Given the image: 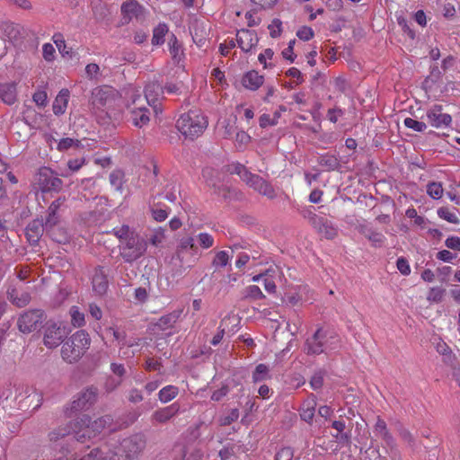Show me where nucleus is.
Returning <instances> with one entry per match:
<instances>
[{"instance_id":"62","label":"nucleus","mask_w":460,"mask_h":460,"mask_svg":"<svg viewBox=\"0 0 460 460\" xmlns=\"http://www.w3.org/2000/svg\"><path fill=\"white\" fill-rule=\"evenodd\" d=\"M55 48L50 43H45L42 46V55L46 61H52L55 58Z\"/></svg>"},{"instance_id":"61","label":"nucleus","mask_w":460,"mask_h":460,"mask_svg":"<svg viewBox=\"0 0 460 460\" xmlns=\"http://www.w3.org/2000/svg\"><path fill=\"white\" fill-rule=\"evenodd\" d=\"M396 266L398 270L404 276H408L411 273V267L409 265L408 261L403 258L400 257L397 259Z\"/></svg>"},{"instance_id":"17","label":"nucleus","mask_w":460,"mask_h":460,"mask_svg":"<svg viewBox=\"0 0 460 460\" xmlns=\"http://www.w3.org/2000/svg\"><path fill=\"white\" fill-rule=\"evenodd\" d=\"M429 124L436 128H447L452 122V117L444 112L442 105L436 104L430 107L426 113Z\"/></svg>"},{"instance_id":"47","label":"nucleus","mask_w":460,"mask_h":460,"mask_svg":"<svg viewBox=\"0 0 460 460\" xmlns=\"http://www.w3.org/2000/svg\"><path fill=\"white\" fill-rule=\"evenodd\" d=\"M41 226H37L35 223L30 225L26 229L27 239L31 243L38 242L40 234H41Z\"/></svg>"},{"instance_id":"55","label":"nucleus","mask_w":460,"mask_h":460,"mask_svg":"<svg viewBox=\"0 0 460 460\" xmlns=\"http://www.w3.org/2000/svg\"><path fill=\"white\" fill-rule=\"evenodd\" d=\"M323 376L324 373L323 371H318L314 374L310 380V385L314 390H318L323 386Z\"/></svg>"},{"instance_id":"2","label":"nucleus","mask_w":460,"mask_h":460,"mask_svg":"<svg viewBox=\"0 0 460 460\" xmlns=\"http://www.w3.org/2000/svg\"><path fill=\"white\" fill-rule=\"evenodd\" d=\"M90 344L89 334L84 330L77 331L63 343L61 357L69 364L75 363L84 355Z\"/></svg>"},{"instance_id":"51","label":"nucleus","mask_w":460,"mask_h":460,"mask_svg":"<svg viewBox=\"0 0 460 460\" xmlns=\"http://www.w3.org/2000/svg\"><path fill=\"white\" fill-rule=\"evenodd\" d=\"M445 295V289L439 287L431 288L427 296L429 302L439 303L442 301Z\"/></svg>"},{"instance_id":"27","label":"nucleus","mask_w":460,"mask_h":460,"mask_svg":"<svg viewBox=\"0 0 460 460\" xmlns=\"http://www.w3.org/2000/svg\"><path fill=\"white\" fill-rule=\"evenodd\" d=\"M315 407L316 399L314 395H311L304 401L299 410L301 419L305 422L311 423L314 417Z\"/></svg>"},{"instance_id":"58","label":"nucleus","mask_w":460,"mask_h":460,"mask_svg":"<svg viewBox=\"0 0 460 460\" xmlns=\"http://www.w3.org/2000/svg\"><path fill=\"white\" fill-rule=\"evenodd\" d=\"M273 55H274V52L272 49H266L263 52H261L259 55L258 60L260 61L261 64L263 65L264 68H268V67L271 66V64L270 63L268 64L267 61L271 60L273 58Z\"/></svg>"},{"instance_id":"20","label":"nucleus","mask_w":460,"mask_h":460,"mask_svg":"<svg viewBox=\"0 0 460 460\" xmlns=\"http://www.w3.org/2000/svg\"><path fill=\"white\" fill-rule=\"evenodd\" d=\"M236 41L243 51L248 52L257 45L258 37L254 31L243 29L238 31Z\"/></svg>"},{"instance_id":"44","label":"nucleus","mask_w":460,"mask_h":460,"mask_svg":"<svg viewBox=\"0 0 460 460\" xmlns=\"http://www.w3.org/2000/svg\"><path fill=\"white\" fill-rule=\"evenodd\" d=\"M164 239H165L164 229H163L162 227H158V228H155L152 232L148 240L152 245L157 247L163 243Z\"/></svg>"},{"instance_id":"30","label":"nucleus","mask_w":460,"mask_h":460,"mask_svg":"<svg viewBox=\"0 0 460 460\" xmlns=\"http://www.w3.org/2000/svg\"><path fill=\"white\" fill-rule=\"evenodd\" d=\"M69 99V91L67 89H62L53 102V112L56 115L63 114L67 107Z\"/></svg>"},{"instance_id":"43","label":"nucleus","mask_w":460,"mask_h":460,"mask_svg":"<svg viewBox=\"0 0 460 460\" xmlns=\"http://www.w3.org/2000/svg\"><path fill=\"white\" fill-rule=\"evenodd\" d=\"M235 321H236V319L234 317H233V318H225V319L222 320V322L220 323V326L218 328L217 333L211 340V344L213 346H217V345H218L221 342V341H222V339L224 337L225 332H226V326L227 323L228 322H230V323L231 322H235Z\"/></svg>"},{"instance_id":"26","label":"nucleus","mask_w":460,"mask_h":460,"mask_svg":"<svg viewBox=\"0 0 460 460\" xmlns=\"http://www.w3.org/2000/svg\"><path fill=\"white\" fill-rule=\"evenodd\" d=\"M0 100L7 105L13 104L17 100L16 84H0Z\"/></svg>"},{"instance_id":"18","label":"nucleus","mask_w":460,"mask_h":460,"mask_svg":"<svg viewBox=\"0 0 460 460\" xmlns=\"http://www.w3.org/2000/svg\"><path fill=\"white\" fill-rule=\"evenodd\" d=\"M326 333L322 329H318L311 338L306 340L305 349L307 354L318 355L326 350Z\"/></svg>"},{"instance_id":"22","label":"nucleus","mask_w":460,"mask_h":460,"mask_svg":"<svg viewBox=\"0 0 460 460\" xmlns=\"http://www.w3.org/2000/svg\"><path fill=\"white\" fill-rule=\"evenodd\" d=\"M93 289L99 295L102 296L108 289V279L102 267L94 270L92 279Z\"/></svg>"},{"instance_id":"13","label":"nucleus","mask_w":460,"mask_h":460,"mask_svg":"<svg viewBox=\"0 0 460 460\" xmlns=\"http://www.w3.org/2000/svg\"><path fill=\"white\" fill-rule=\"evenodd\" d=\"M66 327L61 322L49 320L44 326L43 344L48 349L58 348L66 337Z\"/></svg>"},{"instance_id":"63","label":"nucleus","mask_w":460,"mask_h":460,"mask_svg":"<svg viewBox=\"0 0 460 460\" xmlns=\"http://www.w3.org/2000/svg\"><path fill=\"white\" fill-rule=\"evenodd\" d=\"M33 102L40 106L44 107L47 104V93L45 91H37L32 96Z\"/></svg>"},{"instance_id":"28","label":"nucleus","mask_w":460,"mask_h":460,"mask_svg":"<svg viewBox=\"0 0 460 460\" xmlns=\"http://www.w3.org/2000/svg\"><path fill=\"white\" fill-rule=\"evenodd\" d=\"M181 313V310H175L172 313L161 316L155 323L156 327L161 331H168L173 328Z\"/></svg>"},{"instance_id":"56","label":"nucleus","mask_w":460,"mask_h":460,"mask_svg":"<svg viewBox=\"0 0 460 460\" xmlns=\"http://www.w3.org/2000/svg\"><path fill=\"white\" fill-rule=\"evenodd\" d=\"M79 145V141L78 140H75V139H73V138H70V137H66V138H62L58 144V149L59 151H66L73 146H78Z\"/></svg>"},{"instance_id":"42","label":"nucleus","mask_w":460,"mask_h":460,"mask_svg":"<svg viewBox=\"0 0 460 460\" xmlns=\"http://www.w3.org/2000/svg\"><path fill=\"white\" fill-rule=\"evenodd\" d=\"M107 331L112 334L114 340L118 342V345L120 349L123 346H132V344H129L127 341L125 331L115 327H110Z\"/></svg>"},{"instance_id":"14","label":"nucleus","mask_w":460,"mask_h":460,"mask_svg":"<svg viewBox=\"0 0 460 460\" xmlns=\"http://www.w3.org/2000/svg\"><path fill=\"white\" fill-rule=\"evenodd\" d=\"M34 183L42 192L58 191L62 187V181L48 167H42L38 171Z\"/></svg>"},{"instance_id":"8","label":"nucleus","mask_w":460,"mask_h":460,"mask_svg":"<svg viewBox=\"0 0 460 460\" xmlns=\"http://www.w3.org/2000/svg\"><path fill=\"white\" fill-rule=\"evenodd\" d=\"M231 172L239 175L242 181L260 194L269 199L275 198L276 193L273 187L260 175L249 172L244 165L241 164H234Z\"/></svg>"},{"instance_id":"6","label":"nucleus","mask_w":460,"mask_h":460,"mask_svg":"<svg viewBox=\"0 0 460 460\" xmlns=\"http://www.w3.org/2000/svg\"><path fill=\"white\" fill-rule=\"evenodd\" d=\"M231 172L239 175L242 181L260 194L269 199L275 198L276 193L273 187L260 175L249 172L244 165L241 164H234Z\"/></svg>"},{"instance_id":"9","label":"nucleus","mask_w":460,"mask_h":460,"mask_svg":"<svg viewBox=\"0 0 460 460\" xmlns=\"http://www.w3.org/2000/svg\"><path fill=\"white\" fill-rule=\"evenodd\" d=\"M231 172L239 175L242 181L260 194L269 199L275 198L276 193L273 187L260 175L249 172L244 165L241 164H234Z\"/></svg>"},{"instance_id":"19","label":"nucleus","mask_w":460,"mask_h":460,"mask_svg":"<svg viewBox=\"0 0 460 460\" xmlns=\"http://www.w3.org/2000/svg\"><path fill=\"white\" fill-rule=\"evenodd\" d=\"M121 14L126 22L144 16L146 9L136 0H127L120 7Z\"/></svg>"},{"instance_id":"7","label":"nucleus","mask_w":460,"mask_h":460,"mask_svg":"<svg viewBox=\"0 0 460 460\" xmlns=\"http://www.w3.org/2000/svg\"><path fill=\"white\" fill-rule=\"evenodd\" d=\"M231 172L239 175L242 181L260 194L269 199L275 198L276 193L273 187L260 175L249 172L244 165L241 164H234Z\"/></svg>"},{"instance_id":"37","label":"nucleus","mask_w":460,"mask_h":460,"mask_svg":"<svg viewBox=\"0 0 460 460\" xmlns=\"http://www.w3.org/2000/svg\"><path fill=\"white\" fill-rule=\"evenodd\" d=\"M319 164L327 171H334L339 167V161L336 156L332 155H323L318 158Z\"/></svg>"},{"instance_id":"15","label":"nucleus","mask_w":460,"mask_h":460,"mask_svg":"<svg viewBox=\"0 0 460 460\" xmlns=\"http://www.w3.org/2000/svg\"><path fill=\"white\" fill-rule=\"evenodd\" d=\"M98 390L96 387H87L80 392L71 403L73 411L88 410L97 399Z\"/></svg>"},{"instance_id":"29","label":"nucleus","mask_w":460,"mask_h":460,"mask_svg":"<svg viewBox=\"0 0 460 460\" xmlns=\"http://www.w3.org/2000/svg\"><path fill=\"white\" fill-rule=\"evenodd\" d=\"M63 202H64V199H58L54 200L49 207L48 216H47V218L45 221L46 228H51L54 226H56L57 223L58 222L59 217L58 215V210L60 208V206L63 204Z\"/></svg>"},{"instance_id":"25","label":"nucleus","mask_w":460,"mask_h":460,"mask_svg":"<svg viewBox=\"0 0 460 460\" xmlns=\"http://www.w3.org/2000/svg\"><path fill=\"white\" fill-rule=\"evenodd\" d=\"M263 83L264 77L254 70L245 73L242 78L243 86L251 91H256Z\"/></svg>"},{"instance_id":"53","label":"nucleus","mask_w":460,"mask_h":460,"mask_svg":"<svg viewBox=\"0 0 460 460\" xmlns=\"http://www.w3.org/2000/svg\"><path fill=\"white\" fill-rule=\"evenodd\" d=\"M85 75L89 80L97 81L101 76L99 66L95 63L88 64L85 66Z\"/></svg>"},{"instance_id":"49","label":"nucleus","mask_w":460,"mask_h":460,"mask_svg":"<svg viewBox=\"0 0 460 460\" xmlns=\"http://www.w3.org/2000/svg\"><path fill=\"white\" fill-rule=\"evenodd\" d=\"M403 124L406 128H411L416 132H423L427 128L426 123L418 121L411 118H406L403 121Z\"/></svg>"},{"instance_id":"54","label":"nucleus","mask_w":460,"mask_h":460,"mask_svg":"<svg viewBox=\"0 0 460 460\" xmlns=\"http://www.w3.org/2000/svg\"><path fill=\"white\" fill-rule=\"evenodd\" d=\"M151 214L153 218L157 222H163L164 221L169 215V212L167 209L159 208V207H153L151 208Z\"/></svg>"},{"instance_id":"38","label":"nucleus","mask_w":460,"mask_h":460,"mask_svg":"<svg viewBox=\"0 0 460 460\" xmlns=\"http://www.w3.org/2000/svg\"><path fill=\"white\" fill-rule=\"evenodd\" d=\"M230 255L226 251H219L216 252L212 261V266L215 270L226 267L230 261Z\"/></svg>"},{"instance_id":"21","label":"nucleus","mask_w":460,"mask_h":460,"mask_svg":"<svg viewBox=\"0 0 460 460\" xmlns=\"http://www.w3.org/2000/svg\"><path fill=\"white\" fill-rule=\"evenodd\" d=\"M164 94L163 86L157 82H152L146 84L145 88V103L155 108L156 102Z\"/></svg>"},{"instance_id":"12","label":"nucleus","mask_w":460,"mask_h":460,"mask_svg":"<svg viewBox=\"0 0 460 460\" xmlns=\"http://www.w3.org/2000/svg\"><path fill=\"white\" fill-rule=\"evenodd\" d=\"M46 319V314L41 309H29L23 311L17 318V328L24 334L36 331Z\"/></svg>"},{"instance_id":"41","label":"nucleus","mask_w":460,"mask_h":460,"mask_svg":"<svg viewBox=\"0 0 460 460\" xmlns=\"http://www.w3.org/2000/svg\"><path fill=\"white\" fill-rule=\"evenodd\" d=\"M427 193L430 198L438 199L442 198L444 193L443 186L440 182L432 181L427 185Z\"/></svg>"},{"instance_id":"35","label":"nucleus","mask_w":460,"mask_h":460,"mask_svg":"<svg viewBox=\"0 0 460 460\" xmlns=\"http://www.w3.org/2000/svg\"><path fill=\"white\" fill-rule=\"evenodd\" d=\"M178 393V387L174 385H166L159 391L158 398L163 403H166L174 399Z\"/></svg>"},{"instance_id":"1","label":"nucleus","mask_w":460,"mask_h":460,"mask_svg":"<svg viewBox=\"0 0 460 460\" xmlns=\"http://www.w3.org/2000/svg\"><path fill=\"white\" fill-rule=\"evenodd\" d=\"M112 418L111 415H105L94 420H92L88 415H83L75 421H70L53 429L49 437L51 441H57L73 434L77 441L84 442L97 437L104 429L110 428Z\"/></svg>"},{"instance_id":"60","label":"nucleus","mask_w":460,"mask_h":460,"mask_svg":"<svg viewBox=\"0 0 460 460\" xmlns=\"http://www.w3.org/2000/svg\"><path fill=\"white\" fill-rule=\"evenodd\" d=\"M194 239L192 237H183L179 242L177 252L180 253L181 251L187 249H194Z\"/></svg>"},{"instance_id":"11","label":"nucleus","mask_w":460,"mask_h":460,"mask_svg":"<svg viewBox=\"0 0 460 460\" xmlns=\"http://www.w3.org/2000/svg\"><path fill=\"white\" fill-rule=\"evenodd\" d=\"M119 247V254L123 260L131 263L144 255L147 243L139 234H137L130 236L126 241H121Z\"/></svg>"},{"instance_id":"52","label":"nucleus","mask_w":460,"mask_h":460,"mask_svg":"<svg viewBox=\"0 0 460 460\" xmlns=\"http://www.w3.org/2000/svg\"><path fill=\"white\" fill-rule=\"evenodd\" d=\"M438 215L440 218L449 223L457 224L459 222L456 215L450 211L447 208H439L438 209Z\"/></svg>"},{"instance_id":"34","label":"nucleus","mask_w":460,"mask_h":460,"mask_svg":"<svg viewBox=\"0 0 460 460\" xmlns=\"http://www.w3.org/2000/svg\"><path fill=\"white\" fill-rule=\"evenodd\" d=\"M374 432L376 433V436L385 440V442L388 445H390L393 442V438L387 429L386 423L379 417L377 418L376 422L375 424Z\"/></svg>"},{"instance_id":"64","label":"nucleus","mask_w":460,"mask_h":460,"mask_svg":"<svg viewBox=\"0 0 460 460\" xmlns=\"http://www.w3.org/2000/svg\"><path fill=\"white\" fill-rule=\"evenodd\" d=\"M445 245L448 249L456 250L460 252V237L458 236H449L445 241Z\"/></svg>"},{"instance_id":"4","label":"nucleus","mask_w":460,"mask_h":460,"mask_svg":"<svg viewBox=\"0 0 460 460\" xmlns=\"http://www.w3.org/2000/svg\"><path fill=\"white\" fill-rule=\"evenodd\" d=\"M120 100L114 89L108 86L95 88L92 93V105L96 111H104L109 118L117 119L119 112L115 110Z\"/></svg>"},{"instance_id":"57","label":"nucleus","mask_w":460,"mask_h":460,"mask_svg":"<svg viewBox=\"0 0 460 460\" xmlns=\"http://www.w3.org/2000/svg\"><path fill=\"white\" fill-rule=\"evenodd\" d=\"M238 418L239 411L237 409H232L227 415L221 418L220 424L223 426L230 425L234 421L237 420Z\"/></svg>"},{"instance_id":"48","label":"nucleus","mask_w":460,"mask_h":460,"mask_svg":"<svg viewBox=\"0 0 460 460\" xmlns=\"http://www.w3.org/2000/svg\"><path fill=\"white\" fill-rule=\"evenodd\" d=\"M70 314L71 323L75 327H80L84 324V314L76 306L71 307Z\"/></svg>"},{"instance_id":"5","label":"nucleus","mask_w":460,"mask_h":460,"mask_svg":"<svg viewBox=\"0 0 460 460\" xmlns=\"http://www.w3.org/2000/svg\"><path fill=\"white\" fill-rule=\"evenodd\" d=\"M108 447L114 454L115 460H136L146 447V438L143 434L137 433L132 435L121 441L116 451Z\"/></svg>"},{"instance_id":"40","label":"nucleus","mask_w":460,"mask_h":460,"mask_svg":"<svg viewBox=\"0 0 460 460\" xmlns=\"http://www.w3.org/2000/svg\"><path fill=\"white\" fill-rule=\"evenodd\" d=\"M110 183L111 185L118 191L122 190L123 186V180H124V173L119 171L116 170L110 173L109 176Z\"/></svg>"},{"instance_id":"16","label":"nucleus","mask_w":460,"mask_h":460,"mask_svg":"<svg viewBox=\"0 0 460 460\" xmlns=\"http://www.w3.org/2000/svg\"><path fill=\"white\" fill-rule=\"evenodd\" d=\"M312 226L325 238L333 239L338 234V228L332 224V221L318 217L312 211H308L306 216Z\"/></svg>"},{"instance_id":"50","label":"nucleus","mask_w":460,"mask_h":460,"mask_svg":"<svg viewBox=\"0 0 460 460\" xmlns=\"http://www.w3.org/2000/svg\"><path fill=\"white\" fill-rule=\"evenodd\" d=\"M197 240L202 249H209L214 245V238L208 233H199Z\"/></svg>"},{"instance_id":"33","label":"nucleus","mask_w":460,"mask_h":460,"mask_svg":"<svg viewBox=\"0 0 460 460\" xmlns=\"http://www.w3.org/2000/svg\"><path fill=\"white\" fill-rule=\"evenodd\" d=\"M168 26L164 22H160L153 30L152 44L154 46H159L164 44V37L168 33Z\"/></svg>"},{"instance_id":"36","label":"nucleus","mask_w":460,"mask_h":460,"mask_svg":"<svg viewBox=\"0 0 460 460\" xmlns=\"http://www.w3.org/2000/svg\"><path fill=\"white\" fill-rule=\"evenodd\" d=\"M264 295L258 286L251 285L243 290V298L246 300H260L264 298Z\"/></svg>"},{"instance_id":"45","label":"nucleus","mask_w":460,"mask_h":460,"mask_svg":"<svg viewBox=\"0 0 460 460\" xmlns=\"http://www.w3.org/2000/svg\"><path fill=\"white\" fill-rule=\"evenodd\" d=\"M114 234L119 239V241H126L130 236L137 235V234L132 231L128 226H122L113 229Z\"/></svg>"},{"instance_id":"46","label":"nucleus","mask_w":460,"mask_h":460,"mask_svg":"<svg viewBox=\"0 0 460 460\" xmlns=\"http://www.w3.org/2000/svg\"><path fill=\"white\" fill-rule=\"evenodd\" d=\"M169 47L170 54L172 58L179 62L181 60V48L174 35H172V38L170 39Z\"/></svg>"},{"instance_id":"23","label":"nucleus","mask_w":460,"mask_h":460,"mask_svg":"<svg viewBox=\"0 0 460 460\" xmlns=\"http://www.w3.org/2000/svg\"><path fill=\"white\" fill-rule=\"evenodd\" d=\"M180 410L178 403H172L167 407L155 411L152 415V420L158 423H165L174 417Z\"/></svg>"},{"instance_id":"39","label":"nucleus","mask_w":460,"mask_h":460,"mask_svg":"<svg viewBox=\"0 0 460 460\" xmlns=\"http://www.w3.org/2000/svg\"><path fill=\"white\" fill-rule=\"evenodd\" d=\"M363 234L367 237L374 246L379 247L383 244L385 240V237L383 234L379 232H376L372 229H366L363 231Z\"/></svg>"},{"instance_id":"59","label":"nucleus","mask_w":460,"mask_h":460,"mask_svg":"<svg viewBox=\"0 0 460 460\" xmlns=\"http://www.w3.org/2000/svg\"><path fill=\"white\" fill-rule=\"evenodd\" d=\"M296 36L302 40H309L314 37V31L311 27L303 26L296 31Z\"/></svg>"},{"instance_id":"24","label":"nucleus","mask_w":460,"mask_h":460,"mask_svg":"<svg viewBox=\"0 0 460 460\" xmlns=\"http://www.w3.org/2000/svg\"><path fill=\"white\" fill-rule=\"evenodd\" d=\"M7 298L17 307H24L31 302V295L28 292H20L16 288L10 287L7 289Z\"/></svg>"},{"instance_id":"10","label":"nucleus","mask_w":460,"mask_h":460,"mask_svg":"<svg viewBox=\"0 0 460 460\" xmlns=\"http://www.w3.org/2000/svg\"><path fill=\"white\" fill-rule=\"evenodd\" d=\"M127 108L129 111L130 119L134 126L142 128L149 122L150 111L138 91H132Z\"/></svg>"},{"instance_id":"31","label":"nucleus","mask_w":460,"mask_h":460,"mask_svg":"<svg viewBox=\"0 0 460 460\" xmlns=\"http://www.w3.org/2000/svg\"><path fill=\"white\" fill-rule=\"evenodd\" d=\"M80 460H115L114 454L108 447L94 448Z\"/></svg>"},{"instance_id":"3","label":"nucleus","mask_w":460,"mask_h":460,"mask_svg":"<svg viewBox=\"0 0 460 460\" xmlns=\"http://www.w3.org/2000/svg\"><path fill=\"white\" fill-rule=\"evenodd\" d=\"M176 127L185 137L194 139L207 128L208 119L199 110H190L181 115Z\"/></svg>"},{"instance_id":"32","label":"nucleus","mask_w":460,"mask_h":460,"mask_svg":"<svg viewBox=\"0 0 460 460\" xmlns=\"http://www.w3.org/2000/svg\"><path fill=\"white\" fill-rule=\"evenodd\" d=\"M270 378V368L269 366L263 363L257 365L252 375V379L253 383L264 382Z\"/></svg>"}]
</instances>
